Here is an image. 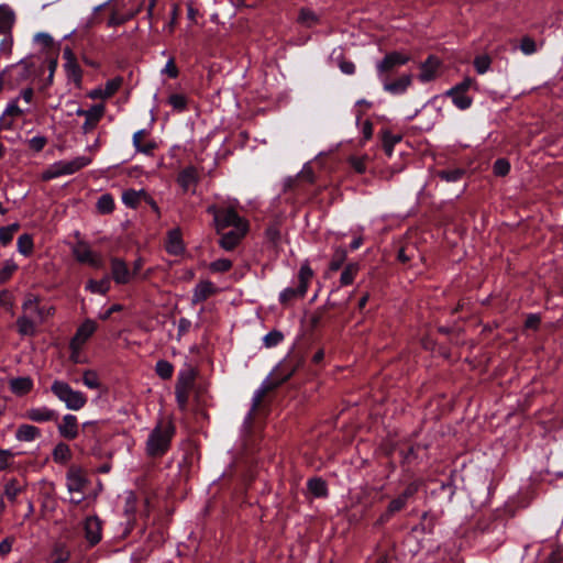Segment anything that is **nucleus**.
I'll return each instance as SVG.
<instances>
[{
	"mask_svg": "<svg viewBox=\"0 0 563 563\" xmlns=\"http://www.w3.org/2000/svg\"><path fill=\"white\" fill-rule=\"evenodd\" d=\"M175 434V426L170 419L159 420L151 431L145 451L151 457H161L169 449L172 439Z\"/></svg>",
	"mask_w": 563,
	"mask_h": 563,
	"instance_id": "f257e3e1",
	"label": "nucleus"
},
{
	"mask_svg": "<svg viewBox=\"0 0 563 563\" xmlns=\"http://www.w3.org/2000/svg\"><path fill=\"white\" fill-rule=\"evenodd\" d=\"M51 390L70 410H79L87 402V398L81 391L74 390L69 384L63 380H55Z\"/></svg>",
	"mask_w": 563,
	"mask_h": 563,
	"instance_id": "f03ea898",
	"label": "nucleus"
},
{
	"mask_svg": "<svg viewBox=\"0 0 563 563\" xmlns=\"http://www.w3.org/2000/svg\"><path fill=\"white\" fill-rule=\"evenodd\" d=\"M313 277V271L308 263L301 265L298 273V286L288 287L284 289L279 295V300L283 305H289L294 300L302 298L308 289V285Z\"/></svg>",
	"mask_w": 563,
	"mask_h": 563,
	"instance_id": "7ed1b4c3",
	"label": "nucleus"
},
{
	"mask_svg": "<svg viewBox=\"0 0 563 563\" xmlns=\"http://www.w3.org/2000/svg\"><path fill=\"white\" fill-rule=\"evenodd\" d=\"M91 163V158L87 156H78L71 161H59L51 165L42 174L44 180H49L64 175H71L77 170L88 166Z\"/></svg>",
	"mask_w": 563,
	"mask_h": 563,
	"instance_id": "20e7f679",
	"label": "nucleus"
},
{
	"mask_svg": "<svg viewBox=\"0 0 563 563\" xmlns=\"http://www.w3.org/2000/svg\"><path fill=\"white\" fill-rule=\"evenodd\" d=\"M208 212L213 216L214 225L218 232L229 227L236 229L238 227L247 225V222L231 208L218 209L216 206H210L208 208Z\"/></svg>",
	"mask_w": 563,
	"mask_h": 563,
	"instance_id": "39448f33",
	"label": "nucleus"
},
{
	"mask_svg": "<svg viewBox=\"0 0 563 563\" xmlns=\"http://www.w3.org/2000/svg\"><path fill=\"white\" fill-rule=\"evenodd\" d=\"M98 325L97 322L92 319H86L85 322H82L73 339L69 343L70 351H74V353H79L81 347L85 345V343L91 338V335L97 330Z\"/></svg>",
	"mask_w": 563,
	"mask_h": 563,
	"instance_id": "423d86ee",
	"label": "nucleus"
},
{
	"mask_svg": "<svg viewBox=\"0 0 563 563\" xmlns=\"http://www.w3.org/2000/svg\"><path fill=\"white\" fill-rule=\"evenodd\" d=\"M88 485H89V479L87 478L85 472L81 468L71 466L67 471L66 486H67L69 494L85 493Z\"/></svg>",
	"mask_w": 563,
	"mask_h": 563,
	"instance_id": "0eeeda50",
	"label": "nucleus"
},
{
	"mask_svg": "<svg viewBox=\"0 0 563 563\" xmlns=\"http://www.w3.org/2000/svg\"><path fill=\"white\" fill-rule=\"evenodd\" d=\"M409 59V55L405 53L397 51L390 52L386 54L379 63H377V73L382 77L383 75L393 71L395 68L407 64Z\"/></svg>",
	"mask_w": 563,
	"mask_h": 563,
	"instance_id": "6e6552de",
	"label": "nucleus"
},
{
	"mask_svg": "<svg viewBox=\"0 0 563 563\" xmlns=\"http://www.w3.org/2000/svg\"><path fill=\"white\" fill-rule=\"evenodd\" d=\"M25 418L33 422L57 421L58 415L55 410L43 407H33L25 411Z\"/></svg>",
	"mask_w": 563,
	"mask_h": 563,
	"instance_id": "1a4fd4ad",
	"label": "nucleus"
},
{
	"mask_svg": "<svg viewBox=\"0 0 563 563\" xmlns=\"http://www.w3.org/2000/svg\"><path fill=\"white\" fill-rule=\"evenodd\" d=\"M74 256L80 263L88 264L93 267L100 265V258L95 254L86 243H78L73 249Z\"/></svg>",
	"mask_w": 563,
	"mask_h": 563,
	"instance_id": "9d476101",
	"label": "nucleus"
},
{
	"mask_svg": "<svg viewBox=\"0 0 563 563\" xmlns=\"http://www.w3.org/2000/svg\"><path fill=\"white\" fill-rule=\"evenodd\" d=\"M85 538L90 545H96L101 540V521L97 517H88L84 525Z\"/></svg>",
	"mask_w": 563,
	"mask_h": 563,
	"instance_id": "9b49d317",
	"label": "nucleus"
},
{
	"mask_svg": "<svg viewBox=\"0 0 563 563\" xmlns=\"http://www.w3.org/2000/svg\"><path fill=\"white\" fill-rule=\"evenodd\" d=\"M247 229L249 225L238 227L236 229L224 233L220 239L221 247H223L225 251L233 250L246 234Z\"/></svg>",
	"mask_w": 563,
	"mask_h": 563,
	"instance_id": "f8f14e48",
	"label": "nucleus"
},
{
	"mask_svg": "<svg viewBox=\"0 0 563 563\" xmlns=\"http://www.w3.org/2000/svg\"><path fill=\"white\" fill-rule=\"evenodd\" d=\"M59 434L67 439L74 440L78 435V421L74 415H65L58 424Z\"/></svg>",
	"mask_w": 563,
	"mask_h": 563,
	"instance_id": "ddd939ff",
	"label": "nucleus"
},
{
	"mask_svg": "<svg viewBox=\"0 0 563 563\" xmlns=\"http://www.w3.org/2000/svg\"><path fill=\"white\" fill-rule=\"evenodd\" d=\"M147 132L146 130H139L133 134V145L140 153L152 155L157 144L153 140H145Z\"/></svg>",
	"mask_w": 563,
	"mask_h": 563,
	"instance_id": "4468645a",
	"label": "nucleus"
},
{
	"mask_svg": "<svg viewBox=\"0 0 563 563\" xmlns=\"http://www.w3.org/2000/svg\"><path fill=\"white\" fill-rule=\"evenodd\" d=\"M106 108L103 104H95L89 108V113L85 117V122L82 124L84 133L91 132L99 123L101 118L103 117Z\"/></svg>",
	"mask_w": 563,
	"mask_h": 563,
	"instance_id": "2eb2a0df",
	"label": "nucleus"
},
{
	"mask_svg": "<svg viewBox=\"0 0 563 563\" xmlns=\"http://www.w3.org/2000/svg\"><path fill=\"white\" fill-rule=\"evenodd\" d=\"M440 67V60L434 56H429L424 63L420 66L419 80L422 82H429L437 76V71Z\"/></svg>",
	"mask_w": 563,
	"mask_h": 563,
	"instance_id": "dca6fc26",
	"label": "nucleus"
},
{
	"mask_svg": "<svg viewBox=\"0 0 563 563\" xmlns=\"http://www.w3.org/2000/svg\"><path fill=\"white\" fill-rule=\"evenodd\" d=\"M302 364V357H296V360L289 358L285 361L283 364L279 365V367L276 371V374L280 377L276 382L275 386L286 382L296 371L297 368Z\"/></svg>",
	"mask_w": 563,
	"mask_h": 563,
	"instance_id": "f3484780",
	"label": "nucleus"
},
{
	"mask_svg": "<svg viewBox=\"0 0 563 563\" xmlns=\"http://www.w3.org/2000/svg\"><path fill=\"white\" fill-rule=\"evenodd\" d=\"M165 247L172 255H180L184 252L185 246L179 229H173L168 232Z\"/></svg>",
	"mask_w": 563,
	"mask_h": 563,
	"instance_id": "a211bd4d",
	"label": "nucleus"
},
{
	"mask_svg": "<svg viewBox=\"0 0 563 563\" xmlns=\"http://www.w3.org/2000/svg\"><path fill=\"white\" fill-rule=\"evenodd\" d=\"M111 273L112 277L118 284H126L130 282L131 273L126 267V264L119 258L111 260Z\"/></svg>",
	"mask_w": 563,
	"mask_h": 563,
	"instance_id": "6ab92c4d",
	"label": "nucleus"
},
{
	"mask_svg": "<svg viewBox=\"0 0 563 563\" xmlns=\"http://www.w3.org/2000/svg\"><path fill=\"white\" fill-rule=\"evenodd\" d=\"M10 390L16 396H24L33 388V380L29 376L12 378L9 382Z\"/></svg>",
	"mask_w": 563,
	"mask_h": 563,
	"instance_id": "aec40b11",
	"label": "nucleus"
},
{
	"mask_svg": "<svg viewBox=\"0 0 563 563\" xmlns=\"http://www.w3.org/2000/svg\"><path fill=\"white\" fill-rule=\"evenodd\" d=\"M23 308L25 314L38 313L40 316H49L54 313L52 307H46V305L41 306L38 299L34 296L27 297V299L23 303Z\"/></svg>",
	"mask_w": 563,
	"mask_h": 563,
	"instance_id": "412c9836",
	"label": "nucleus"
},
{
	"mask_svg": "<svg viewBox=\"0 0 563 563\" xmlns=\"http://www.w3.org/2000/svg\"><path fill=\"white\" fill-rule=\"evenodd\" d=\"M196 375L197 373L192 367L181 371L178 374L175 388L190 393L195 385Z\"/></svg>",
	"mask_w": 563,
	"mask_h": 563,
	"instance_id": "4be33fe9",
	"label": "nucleus"
},
{
	"mask_svg": "<svg viewBox=\"0 0 563 563\" xmlns=\"http://www.w3.org/2000/svg\"><path fill=\"white\" fill-rule=\"evenodd\" d=\"M411 85V76L402 75L394 81H385L384 89L391 95H401L404 93L408 87Z\"/></svg>",
	"mask_w": 563,
	"mask_h": 563,
	"instance_id": "5701e85b",
	"label": "nucleus"
},
{
	"mask_svg": "<svg viewBox=\"0 0 563 563\" xmlns=\"http://www.w3.org/2000/svg\"><path fill=\"white\" fill-rule=\"evenodd\" d=\"M177 181L185 191L194 190L198 181L197 170L194 167L185 168L180 172Z\"/></svg>",
	"mask_w": 563,
	"mask_h": 563,
	"instance_id": "b1692460",
	"label": "nucleus"
},
{
	"mask_svg": "<svg viewBox=\"0 0 563 563\" xmlns=\"http://www.w3.org/2000/svg\"><path fill=\"white\" fill-rule=\"evenodd\" d=\"M216 292L214 285L209 280L200 282L194 290L192 301L200 302L209 298L211 295Z\"/></svg>",
	"mask_w": 563,
	"mask_h": 563,
	"instance_id": "393cba45",
	"label": "nucleus"
},
{
	"mask_svg": "<svg viewBox=\"0 0 563 563\" xmlns=\"http://www.w3.org/2000/svg\"><path fill=\"white\" fill-rule=\"evenodd\" d=\"M40 435V429L32 424H21L15 432V438L25 442L33 441Z\"/></svg>",
	"mask_w": 563,
	"mask_h": 563,
	"instance_id": "a878e982",
	"label": "nucleus"
},
{
	"mask_svg": "<svg viewBox=\"0 0 563 563\" xmlns=\"http://www.w3.org/2000/svg\"><path fill=\"white\" fill-rule=\"evenodd\" d=\"M21 335L32 336L36 333L37 322L35 319H18L14 325H12Z\"/></svg>",
	"mask_w": 563,
	"mask_h": 563,
	"instance_id": "bb28decb",
	"label": "nucleus"
},
{
	"mask_svg": "<svg viewBox=\"0 0 563 563\" xmlns=\"http://www.w3.org/2000/svg\"><path fill=\"white\" fill-rule=\"evenodd\" d=\"M314 179L316 177L312 167L309 164H306L301 172L295 178H289L286 181V187L292 188L297 180H302L312 184Z\"/></svg>",
	"mask_w": 563,
	"mask_h": 563,
	"instance_id": "cd10ccee",
	"label": "nucleus"
},
{
	"mask_svg": "<svg viewBox=\"0 0 563 563\" xmlns=\"http://www.w3.org/2000/svg\"><path fill=\"white\" fill-rule=\"evenodd\" d=\"M308 489L314 497H325L328 495L327 484L319 477L308 481Z\"/></svg>",
	"mask_w": 563,
	"mask_h": 563,
	"instance_id": "c85d7f7f",
	"label": "nucleus"
},
{
	"mask_svg": "<svg viewBox=\"0 0 563 563\" xmlns=\"http://www.w3.org/2000/svg\"><path fill=\"white\" fill-rule=\"evenodd\" d=\"M406 504H407V503H406V501H405L400 496H398V497L394 498V499L389 503V505H388V507H387L386 511L380 516V519H379V520H380L382 522L389 520L391 516H394L396 512H398V511H400L401 509H404V507L406 506Z\"/></svg>",
	"mask_w": 563,
	"mask_h": 563,
	"instance_id": "c756f323",
	"label": "nucleus"
},
{
	"mask_svg": "<svg viewBox=\"0 0 563 563\" xmlns=\"http://www.w3.org/2000/svg\"><path fill=\"white\" fill-rule=\"evenodd\" d=\"M114 209V200L110 194H103L97 201V210L102 214L111 213Z\"/></svg>",
	"mask_w": 563,
	"mask_h": 563,
	"instance_id": "7c9ffc66",
	"label": "nucleus"
},
{
	"mask_svg": "<svg viewBox=\"0 0 563 563\" xmlns=\"http://www.w3.org/2000/svg\"><path fill=\"white\" fill-rule=\"evenodd\" d=\"M22 492L18 479L11 478L4 484L3 495L12 503L15 501L18 495Z\"/></svg>",
	"mask_w": 563,
	"mask_h": 563,
	"instance_id": "2f4dec72",
	"label": "nucleus"
},
{
	"mask_svg": "<svg viewBox=\"0 0 563 563\" xmlns=\"http://www.w3.org/2000/svg\"><path fill=\"white\" fill-rule=\"evenodd\" d=\"M446 95L452 98L453 103L461 110L467 109L471 103L472 99L462 91L451 92V89L446 91Z\"/></svg>",
	"mask_w": 563,
	"mask_h": 563,
	"instance_id": "473e14b6",
	"label": "nucleus"
},
{
	"mask_svg": "<svg viewBox=\"0 0 563 563\" xmlns=\"http://www.w3.org/2000/svg\"><path fill=\"white\" fill-rule=\"evenodd\" d=\"M298 22L306 27H312L319 23V16L309 9H301Z\"/></svg>",
	"mask_w": 563,
	"mask_h": 563,
	"instance_id": "72a5a7b5",
	"label": "nucleus"
},
{
	"mask_svg": "<svg viewBox=\"0 0 563 563\" xmlns=\"http://www.w3.org/2000/svg\"><path fill=\"white\" fill-rule=\"evenodd\" d=\"M357 272H358L357 264L350 263L349 265H346L341 274V277H340L341 285H343V286L351 285L354 280Z\"/></svg>",
	"mask_w": 563,
	"mask_h": 563,
	"instance_id": "f704fd0d",
	"label": "nucleus"
},
{
	"mask_svg": "<svg viewBox=\"0 0 563 563\" xmlns=\"http://www.w3.org/2000/svg\"><path fill=\"white\" fill-rule=\"evenodd\" d=\"M13 22V12L5 7H0V32H7L8 30H10Z\"/></svg>",
	"mask_w": 563,
	"mask_h": 563,
	"instance_id": "c9c22d12",
	"label": "nucleus"
},
{
	"mask_svg": "<svg viewBox=\"0 0 563 563\" xmlns=\"http://www.w3.org/2000/svg\"><path fill=\"white\" fill-rule=\"evenodd\" d=\"M19 229H20L19 223H12L7 227H1L0 228V243L2 245H8L12 241L13 235L18 232Z\"/></svg>",
	"mask_w": 563,
	"mask_h": 563,
	"instance_id": "e433bc0d",
	"label": "nucleus"
},
{
	"mask_svg": "<svg viewBox=\"0 0 563 563\" xmlns=\"http://www.w3.org/2000/svg\"><path fill=\"white\" fill-rule=\"evenodd\" d=\"M69 559V551L62 544L55 545L49 555V563H65Z\"/></svg>",
	"mask_w": 563,
	"mask_h": 563,
	"instance_id": "4c0bfd02",
	"label": "nucleus"
},
{
	"mask_svg": "<svg viewBox=\"0 0 563 563\" xmlns=\"http://www.w3.org/2000/svg\"><path fill=\"white\" fill-rule=\"evenodd\" d=\"M18 251L24 255L27 256L33 251V239L30 234H22L18 239Z\"/></svg>",
	"mask_w": 563,
	"mask_h": 563,
	"instance_id": "58836bf2",
	"label": "nucleus"
},
{
	"mask_svg": "<svg viewBox=\"0 0 563 563\" xmlns=\"http://www.w3.org/2000/svg\"><path fill=\"white\" fill-rule=\"evenodd\" d=\"M67 77L73 79L75 82L79 84L81 81L82 71L76 62L70 60L69 63H65L64 65Z\"/></svg>",
	"mask_w": 563,
	"mask_h": 563,
	"instance_id": "ea45409f",
	"label": "nucleus"
},
{
	"mask_svg": "<svg viewBox=\"0 0 563 563\" xmlns=\"http://www.w3.org/2000/svg\"><path fill=\"white\" fill-rule=\"evenodd\" d=\"M155 372L161 378L169 379L173 376L174 367L168 361L161 360L156 363Z\"/></svg>",
	"mask_w": 563,
	"mask_h": 563,
	"instance_id": "a19ab883",
	"label": "nucleus"
},
{
	"mask_svg": "<svg viewBox=\"0 0 563 563\" xmlns=\"http://www.w3.org/2000/svg\"><path fill=\"white\" fill-rule=\"evenodd\" d=\"M122 81L123 80L121 77H115L111 80H108L106 82V86H104L102 92H101L102 99H107V98H110L111 96H113L121 87Z\"/></svg>",
	"mask_w": 563,
	"mask_h": 563,
	"instance_id": "79ce46f5",
	"label": "nucleus"
},
{
	"mask_svg": "<svg viewBox=\"0 0 563 563\" xmlns=\"http://www.w3.org/2000/svg\"><path fill=\"white\" fill-rule=\"evenodd\" d=\"M16 269L18 265L13 261H5L0 267V284H3L7 280H9Z\"/></svg>",
	"mask_w": 563,
	"mask_h": 563,
	"instance_id": "37998d69",
	"label": "nucleus"
},
{
	"mask_svg": "<svg viewBox=\"0 0 563 563\" xmlns=\"http://www.w3.org/2000/svg\"><path fill=\"white\" fill-rule=\"evenodd\" d=\"M82 383L90 389H98L100 387L98 374L92 369H87L84 372Z\"/></svg>",
	"mask_w": 563,
	"mask_h": 563,
	"instance_id": "c03bdc74",
	"label": "nucleus"
},
{
	"mask_svg": "<svg viewBox=\"0 0 563 563\" xmlns=\"http://www.w3.org/2000/svg\"><path fill=\"white\" fill-rule=\"evenodd\" d=\"M401 136L391 134L390 132H385L383 136V145L386 154L388 156L391 155L394 146L400 142Z\"/></svg>",
	"mask_w": 563,
	"mask_h": 563,
	"instance_id": "a18cd8bd",
	"label": "nucleus"
},
{
	"mask_svg": "<svg viewBox=\"0 0 563 563\" xmlns=\"http://www.w3.org/2000/svg\"><path fill=\"white\" fill-rule=\"evenodd\" d=\"M346 258V251L343 247L335 249L332 260L330 262V269L338 271Z\"/></svg>",
	"mask_w": 563,
	"mask_h": 563,
	"instance_id": "49530a36",
	"label": "nucleus"
},
{
	"mask_svg": "<svg viewBox=\"0 0 563 563\" xmlns=\"http://www.w3.org/2000/svg\"><path fill=\"white\" fill-rule=\"evenodd\" d=\"M283 339L284 334L280 331L273 330L264 336L263 342L264 345L269 349L276 346Z\"/></svg>",
	"mask_w": 563,
	"mask_h": 563,
	"instance_id": "de8ad7c7",
	"label": "nucleus"
},
{
	"mask_svg": "<svg viewBox=\"0 0 563 563\" xmlns=\"http://www.w3.org/2000/svg\"><path fill=\"white\" fill-rule=\"evenodd\" d=\"M168 103L176 110V111H184L187 107V98L184 95L174 93L170 95L168 98Z\"/></svg>",
	"mask_w": 563,
	"mask_h": 563,
	"instance_id": "09e8293b",
	"label": "nucleus"
},
{
	"mask_svg": "<svg viewBox=\"0 0 563 563\" xmlns=\"http://www.w3.org/2000/svg\"><path fill=\"white\" fill-rule=\"evenodd\" d=\"M490 57L487 54L479 55L474 59V66L478 74H485L490 66Z\"/></svg>",
	"mask_w": 563,
	"mask_h": 563,
	"instance_id": "8fccbe9b",
	"label": "nucleus"
},
{
	"mask_svg": "<svg viewBox=\"0 0 563 563\" xmlns=\"http://www.w3.org/2000/svg\"><path fill=\"white\" fill-rule=\"evenodd\" d=\"M55 461H66L70 457L69 446L65 443H58L53 452Z\"/></svg>",
	"mask_w": 563,
	"mask_h": 563,
	"instance_id": "3c124183",
	"label": "nucleus"
},
{
	"mask_svg": "<svg viewBox=\"0 0 563 563\" xmlns=\"http://www.w3.org/2000/svg\"><path fill=\"white\" fill-rule=\"evenodd\" d=\"M109 286H110L109 279H102L100 282L90 280L88 284V288L92 292H98L101 295L106 294L109 290Z\"/></svg>",
	"mask_w": 563,
	"mask_h": 563,
	"instance_id": "603ef678",
	"label": "nucleus"
},
{
	"mask_svg": "<svg viewBox=\"0 0 563 563\" xmlns=\"http://www.w3.org/2000/svg\"><path fill=\"white\" fill-rule=\"evenodd\" d=\"M464 172L462 169H452V170H442L439 173V176L445 181H457L463 176Z\"/></svg>",
	"mask_w": 563,
	"mask_h": 563,
	"instance_id": "864d4df0",
	"label": "nucleus"
},
{
	"mask_svg": "<svg viewBox=\"0 0 563 563\" xmlns=\"http://www.w3.org/2000/svg\"><path fill=\"white\" fill-rule=\"evenodd\" d=\"M140 197H141V192L131 190V191H126L123 194L122 200L129 207H136V205L140 201Z\"/></svg>",
	"mask_w": 563,
	"mask_h": 563,
	"instance_id": "5fc2aeb1",
	"label": "nucleus"
},
{
	"mask_svg": "<svg viewBox=\"0 0 563 563\" xmlns=\"http://www.w3.org/2000/svg\"><path fill=\"white\" fill-rule=\"evenodd\" d=\"M210 267L213 272H227L232 267V262L228 258H220L212 262Z\"/></svg>",
	"mask_w": 563,
	"mask_h": 563,
	"instance_id": "6e6d98bb",
	"label": "nucleus"
},
{
	"mask_svg": "<svg viewBox=\"0 0 563 563\" xmlns=\"http://www.w3.org/2000/svg\"><path fill=\"white\" fill-rule=\"evenodd\" d=\"M366 161H367V156H362V157L352 156L350 158L351 165L360 174L365 173V170H366Z\"/></svg>",
	"mask_w": 563,
	"mask_h": 563,
	"instance_id": "4d7b16f0",
	"label": "nucleus"
},
{
	"mask_svg": "<svg viewBox=\"0 0 563 563\" xmlns=\"http://www.w3.org/2000/svg\"><path fill=\"white\" fill-rule=\"evenodd\" d=\"M520 48L523 54L531 55L537 52V44L532 38L525 37L521 41Z\"/></svg>",
	"mask_w": 563,
	"mask_h": 563,
	"instance_id": "13d9d810",
	"label": "nucleus"
},
{
	"mask_svg": "<svg viewBox=\"0 0 563 563\" xmlns=\"http://www.w3.org/2000/svg\"><path fill=\"white\" fill-rule=\"evenodd\" d=\"M176 401L181 410L187 408L189 391L180 390L175 388Z\"/></svg>",
	"mask_w": 563,
	"mask_h": 563,
	"instance_id": "bf43d9fd",
	"label": "nucleus"
},
{
	"mask_svg": "<svg viewBox=\"0 0 563 563\" xmlns=\"http://www.w3.org/2000/svg\"><path fill=\"white\" fill-rule=\"evenodd\" d=\"M510 169L508 161L501 158L495 162V175L505 176Z\"/></svg>",
	"mask_w": 563,
	"mask_h": 563,
	"instance_id": "052dcab7",
	"label": "nucleus"
},
{
	"mask_svg": "<svg viewBox=\"0 0 563 563\" xmlns=\"http://www.w3.org/2000/svg\"><path fill=\"white\" fill-rule=\"evenodd\" d=\"M46 144V139L44 136H34L29 140V147L35 152H40Z\"/></svg>",
	"mask_w": 563,
	"mask_h": 563,
	"instance_id": "680f3d73",
	"label": "nucleus"
},
{
	"mask_svg": "<svg viewBox=\"0 0 563 563\" xmlns=\"http://www.w3.org/2000/svg\"><path fill=\"white\" fill-rule=\"evenodd\" d=\"M162 74H166L170 78H176L178 76V69L175 65L174 58L168 59L165 67L162 69Z\"/></svg>",
	"mask_w": 563,
	"mask_h": 563,
	"instance_id": "e2e57ef3",
	"label": "nucleus"
},
{
	"mask_svg": "<svg viewBox=\"0 0 563 563\" xmlns=\"http://www.w3.org/2000/svg\"><path fill=\"white\" fill-rule=\"evenodd\" d=\"M417 492L418 484L410 483L399 496L407 503Z\"/></svg>",
	"mask_w": 563,
	"mask_h": 563,
	"instance_id": "0e129e2a",
	"label": "nucleus"
},
{
	"mask_svg": "<svg viewBox=\"0 0 563 563\" xmlns=\"http://www.w3.org/2000/svg\"><path fill=\"white\" fill-rule=\"evenodd\" d=\"M125 23V19L123 18V14L118 13L114 9H112L111 16L108 20L109 26H117Z\"/></svg>",
	"mask_w": 563,
	"mask_h": 563,
	"instance_id": "69168bd1",
	"label": "nucleus"
},
{
	"mask_svg": "<svg viewBox=\"0 0 563 563\" xmlns=\"http://www.w3.org/2000/svg\"><path fill=\"white\" fill-rule=\"evenodd\" d=\"M34 40L45 47H49L53 44V37L47 33H38L35 35Z\"/></svg>",
	"mask_w": 563,
	"mask_h": 563,
	"instance_id": "338daca9",
	"label": "nucleus"
},
{
	"mask_svg": "<svg viewBox=\"0 0 563 563\" xmlns=\"http://www.w3.org/2000/svg\"><path fill=\"white\" fill-rule=\"evenodd\" d=\"M13 541L12 537H8L0 542V555L4 556L11 551Z\"/></svg>",
	"mask_w": 563,
	"mask_h": 563,
	"instance_id": "774afa93",
	"label": "nucleus"
}]
</instances>
